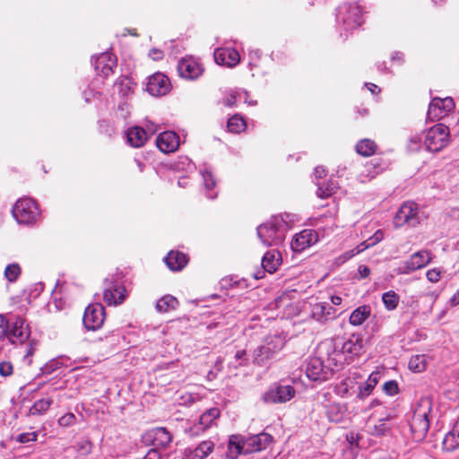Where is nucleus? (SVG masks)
Wrapping results in <instances>:
<instances>
[{
    "label": "nucleus",
    "instance_id": "36",
    "mask_svg": "<svg viewBox=\"0 0 459 459\" xmlns=\"http://www.w3.org/2000/svg\"><path fill=\"white\" fill-rule=\"evenodd\" d=\"M355 381L351 377L342 379L334 386V393L341 397H348L351 394V391L355 387Z\"/></svg>",
    "mask_w": 459,
    "mask_h": 459
},
{
    "label": "nucleus",
    "instance_id": "7",
    "mask_svg": "<svg viewBox=\"0 0 459 459\" xmlns=\"http://www.w3.org/2000/svg\"><path fill=\"white\" fill-rule=\"evenodd\" d=\"M338 339L327 340L321 343L320 349L325 352L328 366L339 370L344 364L349 363Z\"/></svg>",
    "mask_w": 459,
    "mask_h": 459
},
{
    "label": "nucleus",
    "instance_id": "46",
    "mask_svg": "<svg viewBox=\"0 0 459 459\" xmlns=\"http://www.w3.org/2000/svg\"><path fill=\"white\" fill-rule=\"evenodd\" d=\"M92 444L90 440L84 439L77 443L76 450L81 455H87L91 452Z\"/></svg>",
    "mask_w": 459,
    "mask_h": 459
},
{
    "label": "nucleus",
    "instance_id": "12",
    "mask_svg": "<svg viewBox=\"0 0 459 459\" xmlns=\"http://www.w3.org/2000/svg\"><path fill=\"white\" fill-rule=\"evenodd\" d=\"M455 108L454 100L450 97L433 98L428 110V117L438 120L446 116Z\"/></svg>",
    "mask_w": 459,
    "mask_h": 459
},
{
    "label": "nucleus",
    "instance_id": "41",
    "mask_svg": "<svg viewBox=\"0 0 459 459\" xmlns=\"http://www.w3.org/2000/svg\"><path fill=\"white\" fill-rule=\"evenodd\" d=\"M408 367L414 372H421L426 368V358L424 355H415L410 359Z\"/></svg>",
    "mask_w": 459,
    "mask_h": 459
},
{
    "label": "nucleus",
    "instance_id": "24",
    "mask_svg": "<svg viewBox=\"0 0 459 459\" xmlns=\"http://www.w3.org/2000/svg\"><path fill=\"white\" fill-rule=\"evenodd\" d=\"M342 22L346 30H354L359 27L363 22L359 6L357 4L350 5L342 17Z\"/></svg>",
    "mask_w": 459,
    "mask_h": 459
},
{
    "label": "nucleus",
    "instance_id": "34",
    "mask_svg": "<svg viewBox=\"0 0 459 459\" xmlns=\"http://www.w3.org/2000/svg\"><path fill=\"white\" fill-rule=\"evenodd\" d=\"M379 377L378 372H373L368 380L359 387L358 398L362 400L368 397L378 383Z\"/></svg>",
    "mask_w": 459,
    "mask_h": 459
},
{
    "label": "nucleus",
    "instance_id": "43",
    "mask_svg": "<svg viewBox=\"0 0 459 459\" xmlns=\"http://www.w3.org/2000/svg\"><path fill=\"white\" fill-rule=\"evenodd\" d=\"M385 307L388 310H394L399 302V296L393 290L385 292L382 296Z\"/></svg>",
    "mask_w": 459,
    "mask_h": 459
},
{
    "label": "nucleus",
    "instance_id": "59",
    "mask_svg": "<svg viewBox=\"0 0 459 459\" xmlns=\"http://www.w3.org/2000/svg\"><path fill=\"white\" fill-rule=\"evenodd\" d=\"M143 459H160V455L156 448L149 450Z\"/></svg>",
    "mask_w": 459,
    "mask_h": 459
},
{
    "label": "nucleus",
    "instance_id": "54",
    "mask_svg": "<svg viewBox=\"0 0 459 459\" xmlns=\"http://www.w3.org/2000/svg\"><path fill=\"white\" fill-rule=\"evenodd\" d=\"M13 373V366L10 362H1L0 363V374L2 376L7 377Z\"/></svg>",
    "mask_w": 459,
    "mask_h": 459
},
{
    "label": "nucleus",
    "instance_id": "45",
    "mask_svg": "<svg viewBox=\"0 0 459 459\" xmlns=\"http://www.w3.org/2000/svg\"><path fill=\"white\" fill-rule=\"evenodd\" d=\"M21 273V268L17 264H12L6 266L4 275L9 281L17 280Z\"/></svg>",
    "mask_w": 459,
    "mask_h": 459
},
{
    "label": "nucleus",
    "instance_id": "23",
    "mask_svg": "<svg viewBox=\"0 0 459 459\" xmlns=\"http://www.w3.org/2000/svg\"><path fill=\"white\" fill-rule=\"evenodd\" d=\"M337 339L349 360L352 356L359 355L363 348V340L359 334H352L347 340Z\"/></svg>",
    "mask_w": 459,
    "mask_h": 459
},
{
    "label": "nucleus",
    "instance_id": "44",
    "mask_svg": "<svg viewBox=\"0 0 459 459\" xmlns=\"http://www.w3.org/2000/svg\"><path fill=\"white\" fill-rule=\"evenodd\" d=\"M246 127V123L239 116H233L228 121V128L232 133H239Z\"/></svg>",
    "mask_w": 459,
    "mask_h": 459
},
{
    "label": "nucleus",
    "instance_id": "48",
    "mask_svg": "<svg viewBox=\"0 0 459 459\" xmlns=\"http://www.w3.org/2000/svg\"><path fill=\"white\" fill-rule=\"evenodd\" d=\"M335 186L332 183L331 185H328L325 188L323 186H319L317 189V195L320 198H326L331 196L334 192Z\"/></svg>",
    "mask_w": 459,
    "mask_h": 459
},
{
    "label": "nucleus",
    "instance_id": "40",
    "mask_svg": "<svg viewBox=\"0 0 459 459\" xmlns=\"http://www.w3.org/2000/svg\"><path fill=\"white\" fill-rule=\"evenodd\" d=\"M345 409L339 403H332L327 409V415L330 420L339 422L342 420Z\"/></svg>",
    "mask_w": 459,
    "mask_h": 459
},
{
    "label": "nucleus",
    "instance_id": "15",
    "mask_svg": "<svg viewBox=\"0 0 459 459\" xmlns=\"http://www.w3.org/2000/svg\"><path fill=\"white\" fill-rule=\"evenodd\" d=\"M387 168V164L381 159L376 158L365 163L358 175V180L368 183L382 173Z\"/></svg>",
    "mask_w": 459,
    "mask_h": 459
},
{
    "label": "nucleus",
    "instance_id": "16",
    "mask_svg": "<svg viewBox=\"0 0 459 459\" xmlns=\"http://www.w3.org/2000/svg\"><path fill=\"white\" fill-rule=\"evenodd\" d=\"M310 315L316 321L325 324L337 316V310L327 302H316L311 305Z\"/></svg>",
    "mask_w": 459,
    "mask_h": 459
},
{
    "label": "nucleus",
    "instance_id": "37",
    "mask_svg": "<svg viewBox=\"0 0 459 459\" xmlns=\"http://www.w3.org/2000/svg\"><path fill=\"white\" fill-rule=\"evenodd\" d=\"M178 306V299L171 295H166V296L162 297L161 299H160L156 302V309L161 313H165L169 310H173Z\"/></svg>",
    "mask_w": 459,
    "mask_h": 459
},
{
    "label": "nucleus",
    "instance_id": "52",
    "mask_svg": "<svg viewBox=\"0 0 459 459\" xmlns=\"http://www.w3.org/2000/svg\"><path fill=\"white\" fill-rule=\"evenodd\" d=\"M203 178L204 186L207 189H212L215 186V181L212 172L205 170L203 172Z\"/></svg>",
    "mask_w": 459,
    "mask_h": 459
},
{
    "label": "nucleus",
    "instance_id": "60",
    "mask_svg": "<svg viewBox=\"0 0 459 459\" xmlns=\"http://www.w3.org/2000/svg\"><path fill=\"white\" fill-rule=\"evenodd\" d=\"M236 98H237L236 93L232 91L230 94V96L226 98L225 102H224L225 105L229 106V107L233 106L236 102Z\"/></svg>",
    "mask_w": 459,
    "mask_h": 459
},
{
    "label": "nucleus",
    "instance_id": "39",
    "mask_svg": "<svg viewBox=\"0 0 459 459\" xmlns=\"http://www.w3.org/2000/svg\"><path fill=\"white\" fill-rule=\"evenodd\" d=\"M51 404H52V399H50V398H43V399L38 400L30 408L29 414L30 415L43 414L49 409Z\"/></svg>",
    "mask_w": 459,
    "mask_h": 459
},
{
    "label": "nucleus",
    "instance_id": "29",
    "mask_svg": "<svg viewBox=\"0 0 459 459\" xmlns=\"http://www.w3.org/2000/svg\"><path fill=\"white\" fill-rule=\"evenodd\" d=\"M281 261V256L279 251L272 249L264 254L262 259V266L264 271L269 273H273L278 269Z\"/></svg>",
    "mask_w": 459,
    "mask_h": 459
},
{
    "label": "nucleus",
    "instance_id": "10",
    "mask_svg": "<svg viewBox=\"0 0 459 459\" xmlns=\"http://www.w3.org/2000/svg\"><path fill=\"white\" fill-rule=\"evenodd\" d=\"M431 261V255L426 250L412 254L409 259L403 261L397 268L398 274H408L423 268Z\"/></svg>",
    "mask_w": 459,
    "mask_h": 459
},
{
    "label": "nucleus",
    "instance_id": "30",
    "mask_svg": "<svg viewBox=\"0 0 459 459\" xmlns=\"http://www.w3.org/2000/svg\"><path fill=\"white\" fill-rule=\"evenodd\" d=\"M187 262L186 255L178 251H170L165 257V263L171 271L182 270Z\"/></svg>",
    "mask_w": 459,
    "mask_h": 459
},
{
    "label": "nucleus",
    "instance_id": "3",
    "mask_svg": "<svg viewBox=\"0 0 459 459\" xmlns=\"http://www.w3.org/2000/svg\"><path fill=\"white\" fill-rule=\"evenodd\" d=\"M431 411V399L429 397L420 399L411 421V430L416 441H421L425 438L429 428V415Z\"/></svg>",
    "mask_w": 459,
    "mask_h": 459
},
{
    "label": "nucleus",
    "instance_id": "2",
    "mask_svg": "<svg viewBox=\"0 0 459 459\" xmlns=\"http://www.w3.org/2000/svg\"><path fill=\"white\" fill-rule=\"evenodd\" d=\"M288 224L282 216H273L257 227V236L265 247L278 246L283 242Z\"/></svg>",
    "mask_w": 459,
    "mask_h": 459
},
{
    "label": "nucleus",
    "instance_id": "4",
    "mask_svg": "<svg viewBox=\"0 0 459 459\" xmlns=\"http://www.w3.org/2000/svg\"><path fill=\"white\" fill-rule=\"evenodd\" d=\"M449 128L443 124H437L429 128L424 139V145L430 152H438L449 143Z\"/></svg>",
    "mask_w": 459,
    "mask_h": 459
},
{
    "label": "nucleus",
    "instance_id": "25",
    "mask_svg": "<svg viewBox=\"0 0 459 459\" xmlns=\"http://www.w3.org/2000/svg\"><path fill=\"white\" fill-rule=\"evenodd\" d=\"M126 297V290L125 287L120 285H113L107 288L103 293V299L105 302L111 306H117L121 304Z\"/></svg>",
    "mask_w": 459,
    "mask_h": 459
},
{
    "label": "nucleus",
    "instance_id": "5",
    "mask_svg": "<svg viewBox=\"0 0 459 459\" xmlns=\"http://www.w3.org/2000/svg\"><path fill=\"white\" fill-rule=\"evenodd\" d=\"M283 346L284 340L279 335L266 338L264 343L255 350L254 362L259 366L265 365Z\"/></svg>",
    "mask_w": 459,
    "mask_h": 459
},
{
    "label": "nucleus",
    "instance_id": "1",
    "mask_svg": "<svg viewBox=\"0 0 459 459\" xmlns=\"http://www.w3.org/2000/svg\"><path fill=\"white\" fill-rule=\"evenodd\" d=\"M271 435L260 433L242 439L239 436H231L229 441V454L232 459H236L238 455L251 454L265 449L272 442Z\"/></svg>",
    "mask_w": 459,
    "mask_h": 459
},
{
    "label": "nucleus",
    "instance_id": "28",
    "mask_svg": "<svg viewBox=\"0 0 459 459\" xmlns=\"http://www.w3.org/2000/svg\"><path fill=\"white\" fill-rule=\"evenodd\" d=\"M127 142L134 148H140L144 145L148 139V133L143 127L134 126L129 128L126 133Z\"/></svg>",
    "mask_w": 459,
    "mask_h": 459
},
{
    "label": "nucleus",
    "instance_id": "6",
    "mask_svg": "<svg viewBox=\"0 0 459 459\" xmlns=\"http://www.w3.org/2000/svg\"><path fill=\"white\" fill-rule=\"evenodd\" d=\"M305 372L309 380L321 383L330 379L335 369L328 364L325 365L322 358L313 357L307 361Z\"/></svg>",
    "mask_w": 459,
    "mask_h": 459
},
{
    "label": "nucleus",
    "instance_id": "63",
    "mask_svg": "<svg viewBox=\"0 0 459 459\" xmlns=\"http://www.w3.org/2000/svg\"><path fill=\"white\" fill-rule=\"evenodd\" d=\"M450 303L452 306L459 305V290L450 299Z\"/></svg>",
    "mask_w": 459,
    "mask_h": 459
},
{
    "label": "nucleus",
    "instance_id": "42",
    "mask_svg": "<svg viewBox=\"0 0 459 459\" xmlns=\"http://www.w3.org/2000/svg\"><path fill=\"white\" fill-rule=\"evenodd\" d=\"M383 238H384L383 231L380 230H377L371 238H369L368 240L364 241L359 246H358L357 254L377 244L378 242H380L383 239Z\"/></svg>",
    "mask_w": 459,
    "mask_h": 459
},
{
    "label": "nucleus",
    "instance_id": "53",
    "mask_svg": "<svg viewBox=\"0 0 459 459\" xmlns=\"http://www.w3.org/2000/svg\"><path fill=\"white\" fill-rule=\"evenodd\" d=\"M9 324L5 317L0 315V339L8 333Z\"/></svg>",
    "mask_w": 459,
    "mask_h": 459
},
{
    "label": "nucleus",
    "instance_id": "9",
    "mask_svg": "<svg viewBox=\"0 0 459 459\" xmlns=\"http://www.w3.org/2000/svg\"><path fill=\"white\" fill-rule=\"evenodd\" d=\"M420 223L418 217V204L414 202L403 203L397 211L394 224L396 228L403 227L405 224L415 227Z\"/></svg>",
    "mask_w": 459,
    "mask_h": 459
},
{
    "label": "nucleus",
    "instance_id": "22",
    "mask_svg": "<svg viewBox=\"0 0 459 459\" xmlns=\"http://www.w3.org/2000/svg\"><path fill=\"white\" fill-rule=\"evenodd\" d=\"M156 144L164 153L173 152L179 146V137L172 131L163 132L157 137Z\"/></svg>",
    "mask_w": 459,
    "mask_h": 459
},
{
    "label": "nucleus",
    "instance_id": "55",
    "mask_svg": "<svg viewBox=\"0 0 459 459\" xmlns=\"http://www.w3.org/2000/svg\"><path fill=\"white\" fill-rule=\"evenodd\" d=\"M357 254V251L354 252V250H350V251H347L346 253H344L342 255L339 256L337 259H336V262L338 264H343L345 263L347 260L351 259L352 256H354V255Z\"/></svg>",
    "mask_w": 459,
    "mask_h": 459
},
{
    "label": "nucleus",
    "instance_id": "11",
    "mask_svg": "<svg viewBox=\"0 0 459 459\" xmlns=\"http://www.w3.org/2000/svg\"><path fill=\"white\" fill-rule=\"evenodd\" d=\"M105 319V309L100 303L89 305L83 315V325L89 330L100 328Z\"/></svg>",
    "mask_w": 459,
    "mask_h": 459
},
{
    "label": "nucleus",
    "instance_id": "26",
    "mask_svg": "<svg viewBox=\"0 0 459 459\" xmlns=\"http://www.w3.org/2000/svg\"><path fill=\"white\" fill-rule=\"evenodd\" d=\"M30 335L28 327L24 325L22 318H17L13 325L12 329L8 332L7 336L12 342H23Z\"/></svg>",
    "mask_w": 459,
    "mask_h": 459
},
{
    "label": "nucleus",
    "instance_id": "61",
    "mask_svg": "<svg viewBox=\"0 0 459 459\" xmlns=\"http://www.w3.org/2000/svg\"><path fill=\"white\" fill-rule=\"evenodd\" d=\"M326 175V171L323 167H316L315 169V176L318 178H322Z\"/></svg>",
    "mask_w": 459,
    "mask_h": 459
},
{
    "label": "nucleus",
    "instance_id": "62",
    "mask_svg": "<svg viewBox=\"0 0 459 459\" xmlns=\"http://www.w3.org/2000/svg\"><path fill=\"white\" fill-rule=\"evenodd\" d=\"M342 299L340 296H332L331 297V305L333 306H339L342 304Z\"/></svg>",
    "mask_w": 459,
    "mask_h": 459
},
{
    "label": "nucleus",
    "instance_id": "32",
    "mask_svg": "<svg viewBox=\"0 0 459 459\" xmlns=\"http://www.w3.org/2000/svg\"><path fill=\"white\" fill-rule=\"evenodd\" d=\"M116 66V58L108 53H103L98 57L95 67L104 76H108Z\"/></svg>",
    "mask_w": 459,
    "mask_h": 459
},
{
    "label": "nucleus",
    "instance_id": "64",
    "mask_svg": "<svg viewBox=\"0 0 459 459\" xmlns=\"http://www.w3.org/2000/svg\"><path fill=\"white\" fill-rule=\"evenodd\" d=\"M245 355H246V351L244 350L238 351L234 357L236 362L238 360H241L245 357Z\"/></svg>",
    "mask_w": 459,
    "mask_h": 459
},
{
    "label": "nucleus",
    "instance_id": "27",
    "mask_svg": "<svg viewBox=\"0 0 459 459\" xmlns=\"http://www.w3.org/2000/svg\"><path fill=\"white\" fill-rule=\"evenodd\" d=\"M387 420V418L376 420L373 416H370L366 423V429L372 436L380 437L385 435L390 429Z\"/></svg>",
    "mask_w": 459,
    "mask_h": 459
},
{
    "label": "nucleus",
    "instance_id": "35",
    "mask_svg": "<svg viewBox=\"0 0 459 459\" xmlns=\"http://www.w3.org/2000/svg\"><path fill=\"white\" fill-rule=\"evenodd\" d=\"M355 149L358 154L369 157L376 153L377 145L373 140L366 138L359 141Z\"/></svg>",
    "mask_w": 459,
    "mask_h": 459
},
{
    "label": "nucleus",
    "instance_id": "51",
    "mask_svg": "<svg viewBox=\"0 0 459 459\" xmlns=\"http://www.w3.org/2000/svg\"><path fill=\"white\" fill-rule=\"evenodd\" d=\"M74 421L75 416L73 413H66L58 420L59 425L63 427L71 426L74 423Z\"/></svg>",
    "mask_w": 459,
    "mask_h": 459
},
{
    "label": "nucleus",
    "instance_id": "19",
    "mask_svg": "<svg viewBox=\"0 0 459 459\" xmlns=\"http://www.w3.org/2000/svg\"><path fill=\"white\" fill-rule=\"evenodd\" d=\"M178 71L181 77L195 80L203 74L201 65L194 58H183L178 62Z\"/></svg>",
    "mask_w": 459,
    "mask_h": 459
},
{
    "label": "nucleus",
    "instance_id": "49",
    "mask_svg": "<svg viewBox=\"0 0 459 459\" xmlns=\"http://www.w3.org/2000/svg\"><path fill=\"white\" fill-rule=\"evenodd\" d=\"M442 273H443L442 270H440L438 268H434V269L429 270L426 273V276H427V279L430 282L435 283L440 280Z\"/></svg>",
    "mask_w": 459,
    "mask_h": 459
},
{
    "label": "nucleus",
    "instance_id": "8",
    "mask_svg": "<svg viewBox=\"0 0 459 459\" xmlns=\"http://www.w3.org/2000/svg\"><path fill=\"white\" fill-rule=\"evenodd\" d=\"M12 212L15 220L21 224L30 223L39 215L35 201L30 198L17 201Z\"/></svg>",
    "mask_w": 459,
    "mask_h": 459
},
{
    "label": "nucleus",
    "instance_id": "14",
    "mask_svg": "<svg viewBox=\"0 0 459 459\" xmlns=\"http://www.w3.org/2000/svg\"><path fill=\"white\" fill-rule=\"evenodd\" d=\"M295 395V389L291 385H277L269 389L263 395V400L268 403H286Z\"/></svg>",
    "mask_w": 459,
    "mask_h": 459
},
{
    "label": "nucleus",
    "instance_id": "58",
    "mask_svg": "<svg viewBox=\"0 0 459 459\" xmlns=\"http://www.w3.org/2000/svg\"><path fill=\"white\" fill-rule=\"evenodd\" d=\"M358 272L361 279L367 278L370 274V269L363 264L359 266Z\"/></svg>",
    "mask_w": 459,
    "mask_h": 459
},
{
    "label": "nucleus",
    "instance_id": "57",
    "mask_svg": "<svg viewBox=\"0 0 459 459\" xmlns=\"http://www.w3.org/2000/svg\"><path fill=\"white\" fill-rule=\"evenodd\" d=\"M420 140L418 137H413L410 140L408 148L411 152H416L420 149Z\"/></svg>",
    "mask_w": 459,
    "mask_h": 459
},
{
    "label": "nucleus",
    "instance_id": "21",
    "mask_svg": "<svg viewBox=\"0 0 459 459\" xmlns=\"http://www.w3.org/2000/svg\"><path fill=\"white\" fill-rule=\"evenodd\" d=\"M219 416L220 410L218 408L209 409L201 415L199 422L189 429V434L191 436H198L201 432L207 429Z\"/></svg>",
    "mask_w": 459,
    "mask_h": 459
},
{
    "label": "nucleus",
    "instance_id": "47",
    "mask_svg": "<svg viewBox=\"0 0 459 459\" xmlns=\"http://www.w3.org/2000/svg\"><path fill=\"white\" fill-rule=\"evenodd\" d=\"M383 391L388 395H394L398 393V384L394 380L387 381L383 385Z\"/></svg>",
    "mask_w": 459,
    "mask_h": 459
},
{
    "label": "nucleus",
    "instance_id": "13",
    "mask_svg": "<svg viewBox=\"0 0 459 459\" xmlns=\"http://www.w3.org/2000/svg\"><path fill=\"white\" fill-rule=\"evenodd\" d=\"M172 440L170 433L165 428L152 429L144 433L143 441L146 445L158 447H167Z\"/></svg>",
    "mask_w": 459,
    "mask_h": 459
},
{
    "label": "nucleus",
    "instance_id": "56",
    "mask_svg": "<svg viewBox=\"0 0 459 459\" xmlns=\"http://www.w3.org/2000/svg\"><path fill=\"white\" fill-rule=\"evenodd\" d=\"M149 56L155 61L160 60L163 57V52L158 48H152L149 52Z\"/></svg>",
    "mask_w": 459,
    "mask_h": 459
},
{
    "label": "nucleus",
    "instance_id": "20",
    "mask_svg": "<svg viewBox=\"0 0 459 459\" xmlns=\"http://www.w3.org/2000/svg\"><path fill=\"white\" fill-rule=\"evenodd\" d=\"M214 60L220 65L234 67L239 63L240 56L235 48H220L214 52Z\"/></svg>",
    "mask_w": 459,
    "mask_h": 459
},
{
    "label": "nucleus",
    "instance_id": "33",
    "mask_svg": "<svg viewBox=\"0 0 459 459\" xmlns=\"http://www.w3.org/2000/svg\"><path fill=\"white\" fill-rule=\"evenodd\" d=\"M444 449L452 452L459 447V422L448 432L443 440Z\"/></svg>",
    "mask_w": 459,
    "mask_h": 459
},
{
    "label": "nucleus",
    "instance_id": "18",
    "mask_svg": "<svg viewBox=\"0 0 459 459\" xmlns=\"http://www.w3.org/2000/svg\"><path fill=\"white\" fill-rule=\"evenodd\" d=\"M318 240L317 233L313 230H304L296 234L291 241V248L294 252H301L316 244Z\"/></svg>",
    "mask_w": 459,
    "mask_h": 459
},
{
    "label": "nucleus",
    "instance_id": "50",
    "mask_svg": "<svg viewBox=\"0 0 459 459\" xmlns=\"http://www.w3.org/2000/svg\"><path fill=\"white\" fill-rule=\"evenodd\" d=\"M37 439V433L36 432H28V433H22L19 434L16 437V440L20 443H29L31 441H35Z\"/></svg>",
    "mask_w": 459,
    "mask_h": 459
},
{
    "label": "nucleus",
    "instance_id": "31",
    "mask_svg": "<svg viewBox=\"0 0 459 459\" xmlns=\"http://www.w3.org/2000/svg\"><path fill=\"white\" fill-rule=\"evenodd\" d=\"M214 448V444L211 440L203 441L194 450H190L186 454L187 459H204Z\"/></svg>",
    "mask_w": 459,
    "mask_h": 459
},
{
    "label": "nucleus",
    "instance_id": "17",
    "mask_svg": "<svg viewBox=\"0 0 459 459\" xmlns=\"http://www.w3.org/2000/svg\"><path fill=\"white\" fill-rule=\"evenodd\" d=\"M170 82L169 78L161 74L156 73L149 77L146 90L152 96H162L169 92Z\"/></svg>",
    "mask_w": 459,
    "mask_h": 459
},
{
    "label": "nucleus",
    "instance_id": "38",
    "mask_svg": "<svg viewBox=\"0 0 459 459\" xmlns=\"http://www.w3.org/2000/svg\"><path fill=\"white\" fill-rule=\"evenodd\" d=\"M370 309L367 306H362L356 308L350 316V323L352 325H360L368 317Z\"/></svg>",
    "mask_w": 459,
    "mask_h": 459
}]
</instances>
